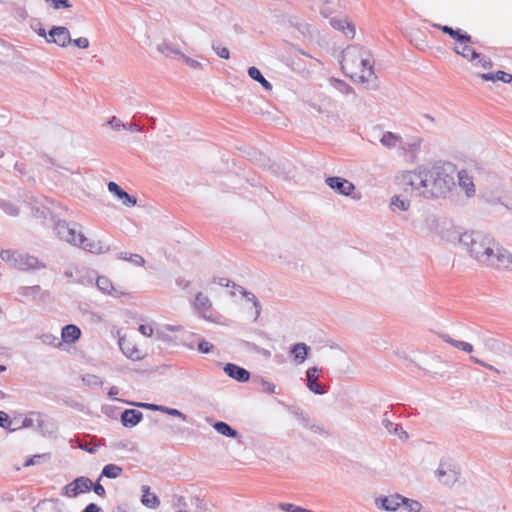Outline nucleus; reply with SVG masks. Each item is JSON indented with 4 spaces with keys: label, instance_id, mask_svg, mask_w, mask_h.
Returning a JSON list of instances; mask_svg holds the SVG:
<instances>
[{
    "label": "nucleus",
    "instance_id": "34",
    "mask_svg": "<svg viewBox=\"0 0 512 512\" xmlns=\"http://www.w3.org/2000/svg\"><path fill=\"white\" fill-rule=\"evenodd\" d=\"M119 259L127 260L136 266H142L145 263L144 258L139 254H132L127 252H120L118 254Z\"/></svg>",
    "mask_w": 512,
    "mask_h": 512
},
{
    "label": "nucleus",
    "instance_id": "3",
    "mask_svg": "<svg viewBox=\"0 0 512 512\" xmlns=\"http://www.w3.org/2000/svg\"><path fill=\"white\" fill-rule=\"evenodd\" d=\"M435 474L443 485L452 486L458 481L461 472L460 468L452 460L442 459Z\"/></svg>",
    "mask_w": 512,
    "mask_h": 512
},
{
    "label": "nucleus",
    "instance_id": "56",
    "mask_svg": "<svg viewBox=\"0 0 512 512\" xmlns=\"http://www.w3.org/2000/svg\"><path fill=\"white\" fill-rule=\"evenodd\" d=\"M107 124L115 131H120L121 129H124L125 123H123L118 117L112 116L107 121Z\"/></svg>",
    "mask_w": 512,
    "mask_h": 512
},
{
    "label": "nucleus",
    "instance_id": "7",
    "mask_svg": "<svg viewBox=\"0 0 512 512\" xmlns=\"http://www.w3.org/2000/svg\"><path fill=\"white\" fill-rule=\"evenodd\" d=\"M320 373H322V369L317 366L310 367L305 372L307 388L317 395H323L327 392V388L318 382Z\"/></svg>",
    "mask_w": 512,
    "mask_h": 512
},
{
    "label": "nucleus",
    "instance_id": "32",
    "mask_svg": "<svg viewBox=\"0 0 512 512\" xmlns=\"http://www.w3.org/2000/svg\"><path fill=\"white\" fill-rule=\"evenodd\" d=\"M33 417H36L37 427L41 428L43 426L44 421L42 419L41 413H39V412H31L29 417L24 418L22 425L20 427H22V428L33 427L34 426V418Z\"/></svg>",
    "mask_w": 512,
    "mask_h": 512
},
{
    "label": "nucleus",
    "instance_id": "4",
    "mask_svg": "<svg viewBox=\"0 0 512 512\" xmlns=\"http://www.w3.org/2000/svg\"><path fill=\"white\" fill-rule=\"evenodd\" d=\"M368 54V50L359 45H349L342 51V60H341V68L347 76H350L353 79V75L348 73V70H351L352 67L357 63V61L362 58V56Z\"/></svg>",
    "mask_w": 512,
    "mask_h": 512
},
{
    "label": "nucleus",
    "instance_id": "46",
    "mask_svg": "<svg viewBox=\"0 0 512 512\" xmlns=\"http://www.w3.org/2000/svg\"><path fill=\"white\" fill-rule=\"evenodd\" d=\"M244 345L248 349L257 352V353L263 355L266 358H270V356H271V352L269 350H267L265 348H261L258 345H256L255 343H252V342H249V341H244Z\"/></svg>",
    "mask_w": 512,
    "mask_h": 512
},
{
    "label": "nucleus",
    "instance_id": "10",
    "mask_svg": "<svg viewBox=\"0 0 512 512\" xmlns=\"http://www.w3.org/2000/svg\"><path fill=\"white\" fill-rule=\"evenodd\" d=\"M78 242L76 246L84 249L85 251L95 253V254H103L110 250L109 245L101 240H91L82 235H78Z\"/></svg>",
    "mask_w": 512,
    "mask_h": 512
},
{
    "label": "nucleus",
    "instance_id": "17",
    "mask_svg": "<svg viewBox=\"0 0 512 512\" xmlns=\"http://www.w3.org/2000/svg\"><path fill=\"white\" fill-rule=\"evenodd\" d=\"M143 419V414L137 409H125L120 416L122 425L126 428H132L138 425Z\"/></svg>",
    "mask_w": 512,
    "mask_h": 512
},
{
    "label": "nucleus",
    "instance_id": "29",
    "mask_svg": "<svg viewBox=\"0 0 512 512\" xmlns=\"http://www.w3.org/2000/svg\"><path fill=\"white\" fill-rule=\"evenodd\" d=\"M157 50L160 53L164 54L166 57L182 55L180 49L176 45H174L170 42H167V41H163L162 43L158 44Z\"/></svg>",
    "mask_w": 512,
    "mask_h": 512
},
{
    "label": "nucleus",
    "instance_id": "28",
    "mask_svg": "<svg viewBox=\"0 0 512 512\" xmlns=\"http://www.w3.org/2000/svg\"><path fill=\"white\" fill-rule=\"evenodd\" d=\"M453 50L456 54L470 61L476 60L481 56V53L475 51L472 47L467 45V43L463 44L461 47L456 46Z\"/></svg>",
    "mask_w": 512,
    "mask_h": 512
},
{
    "label": "nucleus",
    "instance_id": "63",
    "mask_svg": "<svg viewBox=\"0 0 512 512\" xmlns=\"http://www.w3.org/2000/svg\"><path fill=\"white\" fill-rule=\"evenodd\" d=\"M138 330L144 336H151L153 334V328L148 324H141Z\"/></svg>",
    "mask_w": 512,
    "mask_h": 512
},
{
    "label": "nucleus",
    "instance_id": "58",
    "mask_svg": "<svg viewBox=\"0 0 512 512\" xmlns=\"http://www.w3.org/2000/svg\"><path fill=\"white\" fill-rule=\"evenodd\" d=\"M120 200H122L123 204L127 207H133L137 204V198L133 195L128 194L126 191L124 192Z\"/></svg>",
    "mask_w": 512,
    "mask_h": 512
},
{
    "label": "nucleus",
    "instance_id": "62",
    "mask_svg": "<svg viewBox=\"0 0 512 512\" xmlns=\"http://www.w3.org/2000/svg\"><path fill=\"white\" fill-rule=\"evenodd\" d=\"M45 455H40V454H37V455H33L29 458L26 459V461L24 462V466L25 467H29V466H32V465H35V464H38L40 459L42 457H44Z\"/></svg>",
    "mask_w": 512,
    "mask_h": 512
},
{
    "label": "nucleus",
    "instance_id": "41",
    "mask_svg": "<svg viewBox=\"0 0 512 512\" xmlns=\"http://www.w3.org/2000/svg\"><path fill=\"white\" fill-rule=\"evenodd\" d=\"M290 412L296 416L300 423L302 424V426H308L309 425V416L306 415L303 410H301L300 408L298 407H291L290 408Z\"/></svg>",
    "mask_w": 512,
    "mask_h": 512
},
{
    "label": "nucleus",
    "instance_id": "40",
    "mask_svg": "<svg viewBox=\"0 0 512 512\" xmlns=\"http://www.w3.org/2000/svg\"><path fill=\"white\" fill-rule=\"evenodd\" d=\"M32 215L36 219H47L48 215H51L50 210L45 206H37L32 209Z\"/></svg>",
    "mask_w": 512,
    "mask_h": 512
},
{
    "label": "nucleus",
    "instance_id": "61",
    "mask_svg": "<svg viewBox=\"0 0 512 512\" xmlns=\"http://www.w3.org/2000/svg\"><path fill=\"white\" fill-rule=\"evenodd\" d=\"M181 57L183 58L184 62L189 65L190 67L194 68V69H198V68H201V63L198 62L197 60L195 59H192L184 54L181 55Z\"/></svg>",
    "mask_w": 512,
    "mask_h": 512
},
{
    "label": "nucleus",
    "instance_id": "30",
    "mask_svg": "<svg viewBox=\"0 0 512 512\" xmlns=\"http://www.w3.org/2000/svg\"><path fill=\"white\" fill-rule=\"evenodd\" d=\"M123 472V468L117 464H107L103 467L99 480L102 477L109 479H115L119 477Z\"/></svg>",
    "mask_w": 512,
    "mask_h": 512
},
{
    "label": "nucleus",
    "instance_id": "51",
    "mask_svg": "<svg viewBox=\"0 0 512 512\" xmlns=\"http://www.w3.org/2000/svg\"><path fill=\"white\" fill-rule=\"evenodd\" d=\"M130 404L131 405H135V406L140 407V408L147 409V410L159 411V412H162V413H163V408H164L163 405H158V404H153V403L139 402V403H130Z\"/></svg>",
    "mask_w": 512,
    "mask_h": 512
},
{
    "label": "nucleus",
    "instance_id": "19",
    "mask_svg": "<svg viewBox=\"0 0 512 512\" xmlns=\"http://www.w3.org/2000/svg\"><path fill=\"white\" fill-rule=\"evenodd\" d=\"M380 143L388 149H392V148H396V147H399L401 149H406V146L402 145L403 144L402 137L400 135L390 132V131H386L385 133H383V135L380 139Z\"/></svg>",
    "mask_w": 512,
    "mask_h": 512
},
{
    "label": "nucleus",
    "instance_id": "15",
    "mask_svg": "<svg viewBox=\"0 0 512 512\" xmlns=\"http://www.w3.org/2000/svg\"><path fill=\"white\" fill-rule=\"evenodd\" d=\"M438 29H440L444 34L449 35L451 38L459 42L460 44L472 43V37L468 33L462 31L457 28L454 29L448 25H435Z\"/></svg>",
    "mask_w": 512,
    "mask_h": 512
},
{
    "label": "nucleus",
    "instance_id": "18",
    "mask_svg": "<svg viewBox=\"0 0 512 512\" xmlns=\"http://www.w3.org/2000/svg\"><path fill=\"white\" fill-rule=\"evenodd\" d=\"M81 337V330L74 324H67L61 330V342L66 344H74Z\"/></svg>",
    "mask_w": 512,
    "mask_h": 512
},
{
    "label": "nucleus",
    "instance_id": "26",
    "mask_svg": "<svg viewBox=\"0 0 512 512\" xmlns=\"http://www.w3.org/2000/svg\"><path fill=\"white\" fill-rule=\"evenodd\" d=\"M247 72H248L249 77L252 80L258 82L265 90H267V91L272 90V84L268 80H266V78L263 76V74L257 67L251 66L248 68Z\"/></svg>",
    "mask_w": 512,
    "mask_h": 512
},
{
    "label": "nucleus",
    "instance_id": "12",
    "mask_svg": "<svg viewBox=\"0 0 512 512\" xmlns=\"http://www.w3.org/2000/svg\"><path fill=\"white\" fill-rule=\"evenodd\" d=\"M223 370L230 378L240 383H246L250 380V372L237 364L226 363Z\"/></svg>",
    "mask_w": 512,
    "mask_h": 512
},
{
    "label": "nucleus",
    "instance_id": "1",
    "mask_svg": "<svg viewBox=\"0 0 512 512\" xmlns=\"http://www.w3.org/2000/svg\"><path fill=\"white\" fill-rule=\"evenodd\" d=\"M455 166L452 163H436L430 169L407 171L403 182L411 186L419 196L445 198L455 186Z\"/></svg>",
    "mask_w": 512,
    "mask_h": 512
},
{
    "label": "nucleus",
    "instance_id": "27",
    "mask_svg": "<svg viewBox=\"0 0 512 512\" xmlns=\"http://www.w3.org/2000/svg\"><path fill=\"white\" fill-rule=\"evenodd\" d=\"M382 425L390 432L395 435H398L400 439L407 440L409 435L406 431L403 430L400 424L393 423L387 418H383Z\"/></svg>",
    "mask_w": 512,
    "mask_h": 512
},
{
    "label": "nucleus",
    "instance_id": "25",
    "mask_svg": "<svg viewBox=\"0 0 512 512\" xmlns=\"http://www.w3.org/2000/svg\"><path fill=\"white\" fill-rule=\"evenodd\" d=\"M480 77L484 81H492V82L502 81L503 83H511L512 82V75L505 71H497L496 73H493V72L481 73Z\"/></svg>",
    "mask_w": 512,
    "mask_h": 512
},
{
    "label": "nucleus",
    "instance_id": "47",
    "mask_svg": "<svg viewBox=\"0 0 512 512\" xmlns=\"http://www.w3.org/2000/svg\"><path fill=\"white\" fill-rule=\"evenodd\" d=\"M11 424L12 420L9 415L6 412L0 410V427L3 429H9V431L13 432L17 428H11Z\"/></svg>",
    "mask_w": 512,
    "mask_h": 512
},
{
    "label": "nucleus",
    "instance_id": "6",
    "mask_svg": "<svg viewBox=\"0 0 512 512\" xmlns=\"http://www.w3.org/2000/svg\"><path fill=\"white\" fill-rule=\"evenodd\" d=\"M91 487V479L85 476H80L65 485L62 494L67 497L75 498L81 493L89 492Z\"/></svg>",
    "mask_w": 512,
    "mask_h": 512
},
{
    "label": "nucleus",
    "instance_id": "57",
    "mask_svg": "<svg viewBox=\"0 0 512 512\" xmlns=\"http://www.w3.org/2000/svg\"><path fill=\"white\" fill-rule=\"evenodd\" d=\"M440 337L443 339V341H445L446 343L450 344L451 346H453L454 348L459 349V350H461L462 345L464 343V341L453 339L448 334H442Z\"/></svg>",
    "mask_w": 512,
    "mask_h": 512
},
{
    "label": "nucleus",
    "instance_id": "42",
    "mask_svg": "<svg viewBox=\"0 0 512 512\" xmlns=\"http://www.w3.org/2000/svg\"><path fill=\"white\" fill-rule=\"evenodd\" d=\"M197 348L199 352L208 354L214 351L215 346L204 338H200L197 344Z\"/></svg>",
    "mask_w": 512,
    "mask_h": 512
},
{
    "label": "nucleus",
    "instance_id": "39",
    "mask_svg": "<svg viewBox=\"0 0 512 512\" xmlns=\"http://www.w3.org/2000/svg\"><path fill=\"white\" fill-rule=\"evenodd\" d=\"M404 508L409 512H420L422 505L419 501L412 500L404 497V501L402 502Z\"/></svg>",
    "mask_w": 512,
    "mask_h": 512
},
{
    "label": "nucleus",
    "instance_id": "59",
    "mask_svg": "<svg viewBox=\"0 0 512 512\" xmlns=\"http://www.w3.org/2000/svg\"><path fill=\"white\" fill-rule=\"evenodd\" d=\"M80 49H86L89 47V40L86 37H79L77 39L71 38V43Z\"/></svg>",
    "mask_w": 512,
    "mask_h": 512
},
{
    "label": "nucleus",
    "instance_id": "5",
    "mask_svg": "<svg viewBox=\"0 0 512 512\" xmlns=\"http://www.w3.org/2000/svg\"><path fill=\"white\" fill-rule=\"evenodd\" d=\"M54 230L61 240L75 246L78 242V235H82V232L77 230L76 223H67L63 220L54 222Z\"/></svg>",
    "mask_w": 512,
    "mask_h": 512
},
{
    "label": "nucleus",
    "instance_id": "44",
    "mask_svg": "<svg viewBox=\"0 0 512 512\" xmlns=\"http://www.w3.org/2000/svg\"><path fill=\"white\" fill-rule=\"evenodd\" d=\"M304 427L311 430L313 433L320 434L325 437L330 436V433L323 426H320V425L312 422L310 418H309V425L304 426Z\"/></svg>",
    "mask_w": 512,
    "mask_h": 512
},
{
    "label": "nucleus",
    "instance_id": "16",
    "mask_svg": "<svg viewBox=\"0 0 512 512\" xmlns=\"http://www.w3.org/2000/svg\"><path fill=\"white\" fill-rule=\"evenodd\" d=\"M374 60L371 57L370 52L368 54L362 56L359 61V66L361 67V75H359V81L361 83H366L369 81L370 77L374 75Z\"/></svg>",
    "mask_w": 512,
    "mask_h": 512
},
{
    "label": "nucleus",
    "instance_id": "55",
    "mask_svg": "<svg viewBox=\"0 0 512 512\" xmlns=\"http://www.w3.org/2000/svg\"><path fill=\"white\" fill-rule=\"evenodd\" d=\"M163 413L170 415V416L181 418L183 421L187 420V416L176 408H170V407L164 406Z\"/></svg>",
    "mask_w": 512,
    "mask_h": 512
},
{
    "label": "nucleus",
    "instance_id": "50",
    "mask_svg": "<svg viewBox=\"0 0 512 512\" xmlns=\"http://www.w3.org/2000/svg\"><path fill=\"white\" fill-rule=\"evenodd\" d=\"M119 345H120V348H121L122 352H123V353H124L128 358H130V359H132V360H138V359H140V358H141V357H140V352H139V350H138V349H136V348H132V349H127V350H126V349L124 348V346H123V344H122V341H121V340L119 341Z\"/></svg>",
    "mask_w": 512,
    "mask_h": 512
},
{
    "label": "nucleus",
    "instance_id": "22",
    "mask_svg": "<svg viewBox=\"0 0 512 512\" xmlns=\"http://www.w3.org/2000/svg\"><path fill=\"white\" fill-rule=\"evenodd\" d=\"M459 179V186L465 190V193L468 197H471L475 194V185L473 183L472 177L467 173L466 170H461L457 173Z\"/></svg>",
    "mask_w": 512,
    "mask_h": 512
},
{
    "label": "nucleus",
    "instance_id": "20",
    "mask_svg": "<svg viewBox=\"0 0 512 512\" xmlns=\"http://www.w3.org/2000/svg\"><path fill=\"white\" fill-rule=\"evenodd\" d=\"M211 306V301L207 296L203 295L201 292L196 294L194 307L201 317L204 319L210 318L207 312L210 310Z\"/></svg>",
    "mask_w": 512,
    "mask_h": 512
},
{
    "label": "nucleus",
    "instance_id": "11",
    "mask_svg": "<svg viewBox=\"0 0 512 512\" xmlns=\"http://www.w3.org/2000/svg\"><path fill=\"white\" fill-rule=\"evenodd\" d=\"M16 260L14 262V268L27 271L31 269H42L45 268V264L41 263L38 258L28 255L17 253Z\"/></svg>",
    "mask_w": 512,
    "mask_h": 512
},
{
    "label": "nucleus",
    "instance_id": "36",
    "mask_svg": "<svg viewBox=\"0 0 512 512\" xmlns=\"http://www.w3.org/2000/svg\"><path fill=\"white\" fill-rule=\"evenodd\" d=\"M0 209L10 216H18L19 209L12 202L0 199Z\"/></svg>",
    "mask_w": 512,
    "mask_h": 512
},
{
    "label": "nucleus",
    "instance_id": "38",
    "mask_svg": "<svg viewBox=\"0 0 512 512\" xmlns=\"http://www.w3.org/2000/svg\"><path fill=\"white\" fill-rule=\"evenodd\" d=\"M243 297L247 300V301H251L253 306L255 307V320L258 319V317L260 316L261 314V304L259 302V300L257 299V297L250 291L248 292H244L243 293Z\"/></svg>",
    "mask_w": 512,
    "mask_h": 512
},
{
    "label": "nucleus",
    "instance_id": "13",
    "mask_svg": "<svg viewBox=\"0 0 512 512\" xmlns=\"http://www.w3.org/2000/svg\"><path fill=\"white\" fill-rule=\"evenodd\" d=\"M404 501V496L394 494L390 496H382L376 499V505L386 511H396Z\"/></svg>",
    "mask_w": 512,
    "mask_h": 512
},
{
    "label": "nucleus",
    "instance_id": "53",
    "mask_svg": "<svg viewBox=\"0 0 512 512\" xmlns=\"http://www.w3.org/2000/svg\"><path fill=\"white\" fill-rule=\"evenodd\" d=\"M212 48L219 57H221L223 59H229L230 52H229L228 48L222 47L220 44H217V43H213Z\"/></svg>",
    "mask_w": 512,
    "mask_h": 512
},
{
    "label": "nucleus",
    "instance_id": "43",
    "mask_svg": "<svg viewBox=\"0 0 512 512\" xmlns=\"http://www.w3.org/2000/svg\"><path fill=\"white\" fill-rule=\"evenodd\" d=\"M45 2L50 4L55 10L69 9L72 7L69 0H45Z\"/></svg>",
    "mask_w": 512,
    "mask_h": 512
},
{
    "label": "nucleus",
    "instance_id": "60",
    "mask_svg": "<svg viewBox=\"0 0 512 512\" xmlns=\"http://www.w3.org/2000/svg\"><path fill=\"white\" fill-rule=\"evenodd\" d=\"M125 130H128L130 132H137V133H140V132H143V126L136 123V122H131V123H128V124H125V127H124Z\"/></svg>",
    "mask_w": 512,
    "mask_h": 512
},
{
    "label": "nucleus",
    "instance_id": "33",
    "mask_svg": "<svg viewBox=\"0 0 512 512\" xmlns=\"http://www.w3.org/2000/svg\"><path fill=\"white\" fill-rule=\"evenodd\" d=\"M37 338L41 340L45 345H49L55 348L62 347V342L59 341V338L51 333H43L38 335Z\"/></svg>",
    "mask_w": 512,
    "mask_h": 512
},
{
    "label": "nucleus",
    "instance_id": "31",
    "mask_svg": "<svg viewBox=\"0 0 512 512\" xmlns=\"http://www.w3.org/2000/svg\"><path fill=\"white\" fill-rule=\"evenodd\" d=\"M331 85L340 93L343 95H350L356 96L355 91L352 86H350L348 83H346L343 80L337 79V78H331L330 79Z\"/></svg>",
    "mask_w": 512,
    "mask_h": 512
},
{
    "label": "nucleus",
    "instance_id": "9",
    "mask_svg": "<svg viewBox=\"0 0 512 512\" xmlns=\"http://www.w3.org/2000/svg\"><path fill=\"white\" fill-rule=\"evenodd\" d=\"M47 43H55L60 47H66L71 43L70 32L65 26H52L48 32Z\"/></svg>",
    "mask_w": 512,
    "mask_h": 512
},
{
    "label": "nucleus",
    "instance_id": "64",
    "mask_svg": "<svg viewBox=\"0 0 512 512\" xmlns=\"http://www.w3.org/2000/svg\"><path fill=\"white\" fill-rule=\"evenodd\" d=\"M82 512H103L96 503H89Z\"/></svg>",
    "mask_w": 512,
    "mask_h": 512
},
{
    "label": "nucleus",
    "instance_id": "24",
    "mask_svg": "<svg viewBox=\"0 0 512 512\" xmlns=\"http://www.w3.org/2000/svg\"><path fill=\"white\" fill-rule=\"evenodd\" d=\"M310 352V347L303 343H296L291 347V354H293L295 361L298 363H303Z\"/></svg>",
    "mask_w": 512,
    "mask_h": 512
},
{
    "label": "nucleus",
    "instance_id": "48",
    "mask_svg": "<svg viewBox=\"0 0 512 512\" xmlns=\"http://www.w3.org/2000/svg\"><path fill=\"white\" fill-rule=\"evenodd\" d=\"M280 508L285 512H313L312 510L291 503H281Z\"/></svg>",
    "mask_w": 512,
    "mask_h": 512
},
{
    "label": "nucleus",
    "instance_id": "37",
    "mask_svg": "<svg viewBox=\"0 0 512 512\" xmlns=\"http://www.w3.org/2000/svg\"><path fill=\"white\" fill-rule=\"evenodd\" d=\"M390 205L393 210L397 208L401 211H406L410 207V202L408 200L400 198V196H393Z\"/></svg>",
    "mask_w": 512,
    "mask_h": 512
},
{
    "label": "nucleus",
    "instance_id": "45",
    "mask_svg": "<svg viewBox=\"0 0 512 512\" xmlns=\"http://www.w3.org/2000/svg\"><path fill=\"white\" fill-rule=\"evenodd\" d=\"M17 253L16 251H12V250H2L0 252V257L3 261L7 262L10 264V266H14V262L16 260V257L17 256Z\"/></svg>",
    "mask_w": 512,
    "mask_h": 512
},
{
    "label": "nucleus",
    "instance_id": "52",
    "mask_svg": "<svg viewBox=\"0 0 512 512\" xmlns=\"http://www.w3.org/2000/svg\"><path fill=\"white\" fill-rule=\"evenodd\" d=\"M107 187H108V191L110 193L114 194L118 199H120L125 192V190H123L121 188V186H119L116 182H113V181H110L108 183Z\"/></svg>",
    "mask_w": 512,
    "mask_h": 512
},
{
    "label": "nucleus",
    "instance_id": "21",
    "mask_svg": "<svg viewBox=\"0 0 512 512\" xmlns=\"http://www.w3.org/2000/svg\"><path fill=\"white\" fill-rule=\"evenodd\" d=\"M213 428L217 431V433L226 436L228 438L237 439L240 442L241 435L239 432L234 429L231 425L224 421H216L213 424Z\"/></svg>",
    "mask_w": 512,
    "mask_h": 512
},
{
    "label": "nucleus",
    "instance_id": "23",
    "mask_svg": "<svg viewBox=\"0 0 512 512\" xmlns=\"http://www.w3.org/2000/svg\"><path fill=\"white\" fill-rule=\"evenodd\" d=\"M142 497H141V503L150 508V509H156L160 505V500L157 495L154 493H150V487L147 485L142 486Z\"/></svg>",
    "mask_w": 512,
    "mask_h": 512
},
{
    "label": "nucleus",
    "instance_id": "14",
    "mask_svg": "<svg viewBox=\"0 0 512 512\" xmlns=\"http://www.w3.org/2000/svg\"><path fill=\"white\" fill-rule=\"evenodd\" d=\"M330 25L339 31H342L347 38H354L355 36V25L347 18H330Z\"/></svg>",
    "mask_w": 512,
    "mask_h": 512
},
{
    "label": "nucleus",
    "instance_id": "8",
    "mask_svg": "<svg viewBox=\"0 0 512 512\" xmlns=\"http://www.w3.org/2000/svg\"><path fill=\"white\" fill-rule=\"evenodd\" d=\"M325 183L333 191L344 196H350L355 190L352 182L339 176H329L325 179Z\"/></svg>",
    "mask_w": 512,
    "mask_h": 512
},
{
    "label": "nucleus",
    "instance_id": "49",
    "mask_svg": "<svg viewBox=\"0 0 512 512\" xmlns=\"http://www.w3.org/2000/svg\"><path fill=\"white\" fill-rule=\"evenodd\" d=\"M41 291V287L39 285L34 286H24L19 289V293L23 296H35Z\"/></svg>",
    "mask_w": 512,
    "mask_h": 512
},
{
    "label": "nucleus",
    "instance_id": "54",
    "mask_svg": "<svg viewBox=\"0 0 512 512\" xmlns=\"http://www.w3.org/2000/svg\"><path fill=\"white\" fill-rule=\"evenodd\" d=\"M259 382L262 386V392L267 393V394L275 393V388H276L275 384L265 380L262 377L259 378Z\"/></svg>",
    "mask_w": 512,
    "mask_h": 512
},
{
    "label": "nucleus",
    "instance_id": "35",
    "mask_svg": "<svg viewBox=\"0 0 512 512\" xmlns=\"http://www.w3.org/2000/svg\"><path fill=\"white\" fill-rule=\"evenodd\" d=\"M96 285L101 291L107 294H112V290H114L112 282L105 276H99L96 280Z\"/></svg>",
    "mask_w": 512,
    "mask_h": 512
},
{
    "label": "nucleus",
    "instance_id": "2",
    "mask_svg": "<svg viewBox=\"0 0 512 512\" xmlns=\"http://www.w3.org/2000/svg\"><path fill=\"white\" fill-rule=\"evenodd\" d=\"M459 244L480 264L496 269H512V253L500 246L489 234L479 231L459 235Z\"/></svg>",
    "mask_w": 512,
    "mask_h": 512
}]
</instances>
